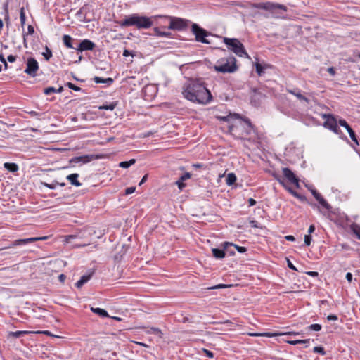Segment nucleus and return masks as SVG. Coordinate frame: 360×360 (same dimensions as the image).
<instances>
[{
  "instance_id": "obj_1",
  "label": "nucleus",
  "mask_w": 360,
  "mask_h": 360,
  "mask_svg": "<svg viewBox=\"0 0 360 360\" xmlns=\"http://www.w3.org/2000/svg\"><path fill=\"white\" fill-rule=\"evenodd\" d=\"M182 94L187 100L200 104H207L213 100L210 91L202 77H186Z\"/></svg>"
},
{
  "instance_id": "obj_2",
  "label": "nucleus",
  "mask_w": 360,
  "mask_h": 360,
  "mask_svg": "<svg viewBox=\"0 0 360 360\" xmlns=\"http://www.w3.org/2000/svg\"><path fill=\"white\" fill-rule=\"evenodd\" d=\"M122 27H135L137 30L148 29L153 25L152 18L139 13L126 15L123 20H115Z\"/></svg>"
},
{
  "instance_id": "obj_3",
  "label": "nucleus",
  "mask_w": 360,
  "mask_h": 360,
  "mask_svg": "<svg viewBox=\"0 0 360 360\" xmlns=\"http://www.w3.org/2000/svg\"><path fill=\"white\" fill-rule=\"evenodd\" d=\"M324 117L326 119L323 123L324 127L332 131L333 133L338 134H342V131L340 129V127H342L346 129L349 135H356L355 131L349 125V124L339 115L326 114L324 115Z\"/></svg>"
},
{
  "instance_id": "obj_4",
  "label": "nucleus",
  "mask_w": 360,
  "mask_h": 360,
  "mask_svg": "<svg viewBox=\"0 0 360 360\" xmlns=\"http://www.w3.org/2000/svg\"><path fill=\"white\" fill-rule=\"evenodd\" d=\"M219 119L224 122H228V132H231L233 127H234L233 124L230 123V120H238L240 124L244 127L245 132L248 134H254L255 135L257 134V129L251 122L250 120L246 117H243L240 115L238 113H230L227 116L220 117Z\"/></svg>"
},
{
  "instance_id": "obj_5",
  "label": "nucleus",
  "mask_w": 360,
  "mask_h": 360,
  "mask_svg": "<svg viewBox=\"0 0 360 360\" xmlns=\"http://www.w3.org/2000/svg\"><path fill=\"white\" fill-rule=\"evenodd\" d=\"M250 7L258 9H263L267 11L271 12L273 14L280 15L282 14L279 11L286 12L288 8L283 5L278 3H273L270 1L262 2V3H251Z\"/></svg>"
},
{
  "instance_id": "obj_6",
  "label": "nucleus",
  "mask_w": 360,
  "mask_h": 360,
  "mask_svg": "<svg viewBox=\"0 0 360 360\" xmlns=\"http://www.w3.org/2000/svg\"><path fill=\"white\" fill-rule=\"evenodd\" d=\"M223 41L229 50L232 51L238 56L245 55L248 57L245 46L238 39L224 37Z\"/></svg>"
},
{
  "instance_id": "obj_7",
  "label": "nucleus",
  "mask_w": 360,
  "mask_h": 360,
  "mask_svg": "<svg viewBox=\"0 0 360 360\" xmlns=\"http://www.w3.org/2000/svg\"><path fill=\"white\" fill-rule=\"evenodd\" d=\"M108 158V155L104 153L88 154L72 158L69 162L70 164H87L93 160Z\"/></svg>"
},
{
  "instance_id": "obj_8",
  "label": "nucleus",
  "mask_w": 360,
  "mask_h": 360,
  "mask_svg": "<svg viewBox=\"0 0 360 360\" xmlns=\"http://www.w3.org/2000/svg\"><path fill=\"white\" fill-rule=\"evenodd\" d=\"M214 70L218 72L232 73L237 70L236 59L234 56H230L226 59L224 63L214 65Z\"/></svg>"
},
{
  "instance_id": "obj_9",
  "label": "nucleus",
  "mask_w": 360,
  "mask_h": 360,
  "mask_svg": "<svg viewBox=\"0 0 360 360\" xmlns=\"http://www.w3.org/2000/svg\"><path fill=\"white\" fill-rule=\"evenodd\" d=\"M168 18L169 19L168 29L172 30H186L188 27L189 24L193 23L189 20L178 17L169 16Z\"/></svg>"
},
{
  "instance_id": "obj_10",
  "label": "nucleus",
  "mask_w": 360,
  "mask_h": 360,
  "mask_svg": "<svg viewBox=\"0 0 360 360\" xmlns=\"http://www.w3.org/2000/svg\"><path fill=\"white\" fill-rule=\"evenodd\" d=\"M191 32L195 35L196 41L209 44L210 41L206 39L210 35V32L200 27L198 24L193 22L191 25Z\"/></svg>"
},
{
  "instance_id": "obj_11",
  "label": "nucleus",
  "mask_w": 360,
  "mask_h": 360,
  "mask_svg": "<svg viewBox=\"0 0 360 360\" xmlns=\"http://www.w3.org/2000/svg\"><path fill=\"white\" fill-rule=\"evenodd\" d=\"M39 68L37 60L33 57H29L26 60V68L24 72L32 77L37 75V71Z\"/></svg>"
},
{
  "instance_id": "obj_12",
  "label": "nucleus",
  "mask_w": 360,
  "mask_h": 360,
  "mask_svg": "<svg viewBox=\"0 0 360 360\" xmlns=\"http://www.w3.org/2000/svg\"><path fill=\"white\" fill-rule=\"evenodd\" d=\"M250 103L255 107H258L261 104L262 98H265V95L259 90V89L251 88Z\"/></svg>"
},
{
  "instance_id": "obj_13",
  "label": "nucleus",
  "mask_w": 360,
  "mask_h": 360,
  "mask_svg": "<svg viewBox=\"0 0 360 360\" xmlns=\"http://www.w3.org/2000/svg\"><path fill=\"white\" fill-rule=\"evenodd\" d=\"M48 238V236H42V237H32L28 238H23V239H18L12 242L11 246H9V248L17 247V246H22L25 245L28 243H34L36 241L39 240H45Z\"/></svg>"
},
{
  "instance_id": "obj_14",
  "label": "nucleus",
  "mask_w": 360,
  "mask_h": 360,
  "mask_svg": "<svg viewBox=\"0 0 360 360\" xmlns=\"http://www.w3.org/2000/svg\"><path fill=\"white\" fill-rule=\"evenodd\" d=\"M96 45L94 42L90 39L82 40L75 47V50L78 52H83L85 51H93L96 48Z\"/></svg>"
},
{
  "instance_id": "obj_15",
  "label": "nucleus",
  "mask_w": 360,
  "mask_h": 360,
  "mask_svg": "<svg viewBox=\"0 0 360 360\" xmlns=\"http://www.w3.org/2000/svg\"><path fill=\"white\" fill-rule=\"evenodd\" d=\"M283 176L292 184H295L297 188L300 187L299 179L296 175L288 167L283 168Z\"/></svg>"
},
{
  "instance_id": "obj_16",
  "label": "nucleus",
  "mask_w": 360,
  "mask_h": 360,
  "mask_svg": "<svg viewBox=\"0 0 360 360\" xmlns=\"http://www.w3.org/2000/svg\"><path fill=\"white\" fill-rule=\"evenodd\" d=\"M158 91V89L154 85H146L143 89V94L145 100H149L153 98Z\"/></svg>"
},
{
  "instance_id": "obj_17",
  "label": "nucleus",
  "mask_w": 360,
  "mask_h": 360,
  "mask_svg": "<svg viewBox=\"0 0 360 360\" xmlns=\"http://www.w3.org/2000/svg\"><path fill=\"white\" fill-rule=\"evenodd\" d=\"M94 271H90L89 274L83 275L80 279L75 283L77 288H82L86 283H87L92 277Z\"/></svg>"
},
{
  "instance_id": "obj_18",
  "label": "nucleus",
  "mask_w": 360,
  "mask_h": 360,
  "mask_svg": "<svg viewBox=\"0 0 360 360\" xmlns=\"http://www.w3.org/2000/svg\"><path fill=\"white\" fill-rule=\"evenodd\" d=\"M191 176V173L186 172L184 174L181 175L179 179L176 181V184L178 186V188L180 190H182L185 187V184L184 181L190 179Z\"/></svg>"
},
{
  "instance_id": "obj_19",
  "label": "nucleus",
  "mask_w": 360,
  "mask_h": 360,
  "mask_svg": "<svg viewBox=\"0 0 360 360\" xmlns=\"http://www.w3.org/2000/svg\"><path fill=\"white\" fill-rule=\"evenodd\" d=\"M289 92L291 94L295 96L300 101H304L308 105L309 104L310 100L308 98H307L305 96L302 95L301 94L300 90H299L298 89L290 90Z\"/></svg>"
},
{
  "instance_id": "obj_20",
  "label": "nucleus",
  "mask_w": 360,
  "mask_h": 360,
  "mask_svg": "<svg viewBox=\"0 0 360 360\" xmlns=\"http://www.w3.org/2000/svg\"><path fill=\"white\" fill-rule=\"evenodd\" d=\"M74 41L75 39L68 34H64L63 36V42L67 48L75 49L76 46L73 45Z\"/></svg>"
},
{
  "instance_id": "obj_21",
  "label": "nucleus",
  "mask_w": 360,
  "mask_h": 360,
  "mask_svg": "<svg viewBox=\"0 0 360 360\" xmlns=\"http://www.w3.org/2000/svg\"><path fill=\"white\" fill-rule=\"evenodd\" d=\"M255 71L259 76H262L264 73V70L269 68H271V65L269 64L262 65L259 63H255Z\"/></svg>"
},
{
  "instance_id": "obj_22",
  "label": "nucleus",
  "mask_w": 360,
  "mask_h": 360,
  "mask_svg": "<svg viewBox=\"0 0 360 360\" xmlns=\"http://www.w3.org/2000/svg\"><path fill=\"white\" fill-rule=\"evenodd\" d=\"M79 174L73 173L67 176L66 179L70 182V184L77 187L80 186L82 184L78 181Z\"/></svg>"
},
{
  "instance_id": "obj_23",
  "label": "nucleus",
  "mask_w": 360,
  "mask_h": 360,
  "mask_svg": "<svg viewBox=\"0 0 360 360\" xmlns=\"http://www.w3.org/2000/svg\"><path fill=\"white\" fill-rule=\"evenodd\" d=\"M212 255L216 259H223L226 256V252H224V248H212Z\"/></svg>"
},
{
  "instance_id": "obj_24",
  "label": "nucleus",
  "mask_w": 360,
  "mask_h": 360,
  "mask_svg": "<svg viewBox=\"0 0 360 360\" xmlns=\"http://www.w3.org/2000/svg\"><path fill=\"white\" fill-rule=\"evenodd\" d=\"M93 79L96 84L103 83L106 84L107 86H110L114 82V79L111 77L103 78L96 76Z\"/></svg>"
},
{
  "instance_id": "obj_25",
  "label": "nucleus",
  "mask_w": 360,
  "mask_h": 360,
  "mask_svg": "<svg viewBox=\"0 0 360 360\" xmlns=\"http://www.w3.org/2000/svg\"><path fill=\"white\" fill-rule=\"evenodd\" d=\"M233 243L230 242H224L222 243V247L224 248V252L226 254H228L229 256H233L235 255V251L233 249H231V247H233Z\"/></svg>"
},
{
  "instance_id": "obj_26",
  "label": "nucleus",
  "mask_w": 360,
  "mask_h": 360,
  "mask_svg": "<svg viewBox=\"0 0 360 360\" xmlns=\"http://www.w3.org/2000/svg\"><path fill=\"white\" fill-rule=\"evenodd\" d=\"M63 91V87L62 86H59V88L56 89L53 86H49L44 89V94L46 95H50L53 93H62Z\"/></svg>"
},
{
  "instance_id": "obj_27",
  "label": "nucleus",
  "mask_w": 360,
  "mask_h": 360,
  "mask_svg": "<svg viewBox=\"0 0 360 360\" xmlns=\"http://www.w3.org/2000/svg\"><path fill=\"white\" fill-rule=\"evenodd\" d=\"M117 101H114L111 103L105 102L102 105L98 107L99 110H113L116 106L117 105Z\"/></svg>"
},
{
  "instance_id": "obj_28",
  "label": "nucleus",
  "mask_w": 360,
  "mask_h": 360,
  "mask_svg": "<svg viewBox=\"0 0 360 360\" xmlns=\"http://www.w3.org/2000/svg\"><path fill=\"white\" fill-rule=\"evenodd\" d=\"M315 199L319 202V204L326 210H330V205L323 198L321 194L316 196Z\"/></svg>"
},
{
  "instance_id": "obj_29",
  "label": "nucleus",
  "mask_w": 360,
  "mask_h": 360,
  "mask_svg": "<svg viewBox=\"0 0 360 360\" xmlns=\"http://www.w3.org/2000/svg\"><path fill=\"white\" fill-rule=\"evenodd\" d=\"M315 199L319 202V204L326 210H330V205L323 198L321 194L316 196Z\"/></svg>"
},
{
  "instance_id": "obj_30",
  "label": "nucleus",
  "mask_w": 360,
  "mask_h": 360,
  "mask_svg": "<svg viewBox=\"0 0 360 360\" xmlns=\"http://www.w3.org/2000/svg\"><path fill=\"white\" fill-rule=\"evenodd\" d=\"M4 167L11 172H15L19 169L18 165L14 162H5L4 164Z\"/></svg>"
},
{
  "instance_id": "obj_31",
  "label": "nucleus",
  "mask_w": 360,
  "mask_h": 360,
  "mask_svg": "<svg viewBox=\"0 0 360 360\" xmlns=\"http://www.w3.org/2000/svg\"><path fill=\"white\" fill-rule=\"evenodd\" d=\"M91 310L94 313H95V314H98V316H100L101 317L105 318V317H108L109 316L107 311L103 309L98 308V307H96V308L91 307Z\"/></svg>"
},
{
  "instance_id": "obj_32",
  "label": "nucleus",
  "mask_w": 360,
  "mask_h": 360,
  "mask_svg": "<svg viewBox=\"0 0 360 360\" xmlns=\"http://www.w3.org/2000/svg\"><path fill=\"white\" fill-rule=\"evenodd\" d=\"M236 176L233 173H229L226 179V183L229 186H232L236 181Z\"/></svg>"
},
{
  "instance_id": "obj_33",
  "label": "nucleus",
  "mask_w": 360,
  "mask_h": 360,
  "mask_svg": "<svg viewBox=\"0 0 360 360\" xmlns=\"http://www.w3.org/2000/svg\"><path fill=\"white\" fill-rule=\"evenodd\" d=\"M34 33V28L32 25H29L27 27V33L22 32V37L24 40V46L27 47L26 36L28 34L32 35Z\"/></svg>"
},
{
  "instance_id": "obj_34",
  "label": "nucleus",
  "mask_w": 360,
  "mask_h": 360,
  "mask_svg": "<svg viewBox=\"0 0 360 360\" xmlns=\"http://www.w3.org/2000/svg\"><path fill=\"white\" fill-rule=\"evenodd\" d=\"M135 162V159H131L129 161H122L119 163V167L127 169L129 168L130 166L133 165Z\"/></svg>"
},
{
  "instance_id": "obj_35",
  "label": "nucleus",
  "mask_w": 360,
  "mask_h": 360,
  "mask_svg": "<svg viewBox=\"0 0 360 360\" xmlns=\"http://www.w3.org/2000/svg\"><path fill=\"white\" fill-rule=\"evenodd\" d=\"M288 342L289 344H290V345H297V344H306L305 347H307L309 344V342H310V340L309 339L296 340L288 341Z\"/></svg>"
},
{
  "instance_id": "obj_36",
  "label": "nucleus",
  "mask_w": 360,
  "mask_h": 360,
  "mask_svg": "<svg viewBox=\"0 0 360 360\" xmlns=\"http://www.w3.org/2000/svg\"><path fill=\"white\" fill-rule=\"evenodd\" d=\"M20 20L21 26H22V29L24 30V25H25V21H26V15H25V12L24 7H22L20 8Z\"/></svg>"
},
{
  "instance_id": "obj_37",
  "label": "nucleus",
  "mask_w": 360,
  "mask_h": 360,
  "mask_svg": "<svg viewBox=\"0 0 360 360\" xmlns=\"http://www.w3.org/2000/svg\"><path fill=\"white\" fill-rule=\"evenodd\" d=\"M8 2L6 1L4 4V10L5 11V18H4V20L6 21V23L7 25V26L9 24V20H10V18H9V13H8Z\"/></svg>"
},
{
  "instance_id": "obj_38",
  "label": "nucleus",
  "mask_w": 360,
  "mask_h": 360,
  "mask_svg": "<svg viewBox=\"0 0 360 360\" xmlns=\"http://www.w3.org/2000/svg\"><path fill=\"white\" fill-rule=\"evenodd\" d=\"M42 55L46 60H49L52 57V51L47 46H46L45 52H43Z\"/></svg>"
},
{
  "instance_id": "obj_39",
  "label": "nucleus",
  "mask_w": 360,
  "mask_h": 360,
  "mask_svg": "<svg viewBox=\"0 0 360 360\" xmlns=\"http://www.w3.org/2000/svg\"><path fill=\"white\" fill-rule=\"evenodd\" d=\"M278 181H279V183L282 185H283L285 186V188H286V190L290 193H291L294 197H299V193H297L296 191H295L293 189H292L290 187H287L284 185V183H283V181L281 180L280 179H278Z\"/></svg>"
},
{
  "instance_id": "obj_40",
  "label": "nucleus",
  "mask_w": 360,
  "mask_h": 360,
  "mask_svg": "<svg viewBox=\"0 0 360 360\" xmlns=\"http://www.w3.org/2000/svg\"><path fill=\"white\" fill-rule=\"evenodd\" d=\"M65 86H68L69 89H70L72 90H74L75 91H82V89L79 86H77V85H75L73 83L70 82H66L65 84Z\"/></svg>"
},
{
  "instance_id": "obj_41",
  "label": "nucleus",
  "mask_w": 360,
  "mask_h": 360,
  "mask_svg": "<svg viewBox=\"0 0 360 360\" xmlns=\"http://www.w3.org/2000/svg\"><path fill=\"white\" fill-rule=\"evenodd\" d=\"M147 333L158 335L159 337H162V333L160 329H159L158 328H154V327L150 328V330H148Z\"/></svg>"
},
{
  "instance_id": "obj_42",
  "label": "nucleus",
  "mask_w": 360,
  "mask_h": 360,
  "mask_svg": "<svg viewBox=\"0 0 360 360\" xmlns=\"http://www.w3.org/2000/svg\"><path fill=\"white\" fill-rule=\"evenodd\" d=\"M26 333H27V331L18 330V331H15V332H11L9 333V336H12V337L15 338H19L23 334H26Z\"/></svg>"
},
{
  "instance_id": "obj_43",
  "label": "nucleus",
  "mask_w": 360,
  "mask_h": 360,
  "mask_svg": "<svg viewBox=\"0 0 360 360\" xmlns=\"http://www.w3.org/2000/svg\"><path fill=\"white\" fill-rule=\"evenodd\" d=\"M12 243V242L11 243ZM11 244H10L8 247L4 248V250H8V251H5L3 253H1V255H11V254H17L18 252L13 250L15 247L9 248V246H11ZM3 250V249H0V251Z\"/></svg>"
},
{
  "instance_id": "obj_44",
  "label": "nucleus",
  "mask_w": 360,
  "mask_h": 360,
  "mask_svg": "<svg viewBox=\"0 0 360 360\" xmlns=\"http://www.w3.org/2000/svg\"><path fill=\"white\" fill-rule=\"evenodd\" d=\"M313 351L315 353L321 354L322 356H324V355L326 354V352L324 348L323 347H321V346L314 347V349H313Z\"/></svg>"
},
{
  "instance_id": "obj_45",
  "label": "nucleus",
  "mask_w": 360,
  "mask_h": 360,
  "mask_svg": "<svg viewBox=\"0 0 360 360\" xmlns=\"http://www.w3.org/2000/svg\"><path fill=\"white\" fill-rule=\"evenodd\" d=\"M77 238H79L78 235H75V234L68 235V236H65V241L67 243H70L72 242L73 240H75V239H76Z\"/></svg>"
},
{
  "instance_id": "obj_46",
  "label": "nucleus",
  "mask_w": 360,
  "mask_h": 360,
  "mask_svg": "<svg viewBox=\"0 0 360 360\" xmlns=\"http://www.w3.org/2000/svg\"><path fill=\"white\" fill-rule=\"evenodd\" d=\"M41 184L45 187L49 188V189H55L56 188V186L58 184V182L56 181H54L52 184L41 182Z\"/></svg>"
},
{
  "instance_id": "obj_47",
  "label": "nucleus",
  "mask_w": 360,
  "mask_h": 360,
  "mask_svg": "<svg viewBox=\"0 0 360 360\" xmlns=\"http://www.w3.org/2000/svg\"><path fill=\"white\" fill-rule=\"evenodd\" d=\"M308 328L311 330L319 331L321 330L322 327L320 324L314 323V324L310 325Z\"/></svg>"
},
{
  "instance_id": "obj_48",
  "label": "nucleus",
  "mask_w": 360,
  "mask_h": 360,
  "mask_svg": "<svg viewBox=\"0 0 360 360\" xmlns=\"http://www.w3.org/2000/svg\"><path fill=\"white\" fill-rule=\"evenodd\" d=\"M233 247L237 250V251L240 253H244L247 251V248L243 246H239L238 245L233 244Z\"/></svg>"
},
{
  "instance_id": "obj_49",
  "label": "nucleus",
  "mask_w": 360,
  "mask_h": 360,
  "mask_svg": "<svg viewBox=\"0 0 360 360\" xmlns=\"http://www.w3.org/2000/svg\"><path fill=\"white\" fill-rule=\"evenodd\" d=\"M311 236L309 234L305 235L304 236V244L307 246H309L311 245Z\"/></svg>"
},
{
  "instance_id": "obj_50",
  "label": "nucleus",
  "mask_w": 360,
  "mask_h": 360,
  "mask_svg": "<svg viewBox=\"0 0 360 360\" xmlns=\"http://www.w3.org/2000/svg\"><path fill=\"white\" fill-rule=\"evenodd\" d=\"M202 351L203 352L205 353V356L208 358H213L214 357V354L212 352L208 350V349H202Z\"/></svg>"
},
{
  "instance_id": "obj_51",
  "label": "nucleus",
  "mask_w": 360,
  "mask_h": 360,
  "mask_svg": "<svg viewBox=\"0 0 360 360\" xmlns=\"http://www.w3.org/2000/svg\"><path fill=\"white\" fill-rule=\"evenodd\" d=\"M123 56L128 57L129 56H134V53L132 51L124 49L122 53Z\"/></svg>"
},
{
  "instance_id": "obj_52",
  "label": "nucleus",
  "mask_w": 360,
  "mask_h": 360,
  "mask_svg": "<svg viewBox=\"0 0 360 360\" xmlns=\"http://www.w3.org/2000/svg\"><path fill=\"white\" fill-rule=\"evenodd\" d=\"M135 190H136V188L134 186L128 187L125 189V194L126 195L131 194L135 191Z\"/></svg>"
},
{
  "instance_id": "obj_53",
  "label": "nucleus",
  "mask_w": 360,
  "mask_h": 360,
  "mask_svg": "<svg viewBox=\"0 0 360 360\" xmlns=\"http://www.w3.org/2000/svg\"><path fill=\"white\" fill-rule=\"evenodd\" d=\"M114 139V137L113 136H110L109 137L108 139H106L105 141H96L95 143L96 144H101V145H103L105 143H108V142H110L111 141H112Z\"/></svg>"
},
{
  "instance_id": "obj_54",
  "label": "nucleus",
  "mask_w": 360,
  "mask_h": 360,
  "mask_svg": "<svg viewBox=\"0 0 360 360\" xmlns=\"http://www.w3.org/2000/svg\"><path fill=\"white\" fill-rule=\"evenodd\" d=\"M250 224L252 227L254 228H262V226L259 225V224L256 220H251L250 221Z\"/></svg>"
},
{
  "instance_id": "obj_55",
  "label": "nucleus",
  "mask_w": 360,
  "mask_h": 360,
  "mask_svg": "<svg viewBox=\"0 0 360 360\" xmlns=\"http://www.w3.org/2000/svg\"><path fill=\"white\" fill-rule=\"evenodd\" d=\"M179 321H181L182 323H193L194 321L189 317L187 316H183L181 320H179Z\"/></svg>"
},
{
  "instance_id": "obj_56",
  "label": "nucleus",
  "mask_w": 360,
  "mask_h": 360,
  "mask_svg": "<svg viewBox=\"0 0 360 360\" xmlns=\"http://www.w3.org/2000/svg\"><path fill=\"white\" fill-rule=\"evenodd\" d=\"M16 58H17L16 56L11 54V55L8 56L7 60L10 63H14L16 60Z\"/></svg>"
},
{
  "instance_id": "obj_57",
  "label": "nucleus",
  "mask_w": 360,
  "mask_h": 360,
  "mask_svg": "<svg viewBox=\"0 0 360 360\" xmlns=\"http://www.w3.org/2000/svg\"><path fill=\"white\" fill-rule=\"evenodd\" d=\"M228 285L226 284H218L215 286H213L212 288H210V289H221V288H227Z\"/></svg>"
},
{
  "instance_id": "obj_58",
  "label": "nucleus",
  "mask_w": 360,
  "mask_h": 360,
  "mask_svg": "<svg viewBox=\"0 0 360 360\" xmlns=\"http://www.w3.org/2000/svg\"><path fill=\"white\" fill-rule=\"evenodd\" d=\"M352 278H353V276H352V274L350 273V272H347L346 274V276H345V278L347 279V281L349 283L352 282Z\"/></svg>"
},
{
  "instance_id": "obj_59",
  "label": "nucleus",
  "mask_w": 360,
  "mask_h": 360,
  "mask_svg": "<svg viewBox=\"0 0 360 360\" xmlns=\"http://www.w3.org/2000/svg\"><path fill=\"white\" fill-rule=\"evenodd\" d=\"M287 262H288V266L292 269V270H294V271H297V268L292 264V262L290 261V259H287Z\"/></svg>"
},
{
  "instance_id": "obj_60",
  "label": "nucleus",
  "mask_w": 360,
  "mask_h": 360,
  "mask_svg": "<svg viewBox=\"0 0 360 360\" xmlns=\"http://www.w3.org/2000/svg\"><path fill=\"white\" fill-rule=\"evenodd\" d=\"M327 319L328 321H336V320H338V316L335 314H329L327 316Z\"/></svg>"
},
{
  "instance_id": "obj_61",
  "label": "nucleus",
  "mask_w": 360,
  "mask_h": 360,
  "mask_svg": "<svg viewBox=\"0 0 360 360\" xmlns=\"http://www.w3.org/2000/svg\"><path fill=\"white\" fill-rule=\"evenodd\" d=\"M327 70L332 76H334L336 73L335 68L334 67H330Z\"/></svg>"
},
{
  "instance_id": "obj_62",
  "label": "nucleus",
  "mask_w": 360,
  "mask_h": 360,
  "mask_svg": "<svg viewBox=\"0 0 360 360\" xmlns=\"http://www.w3.org/2000/svg\"><path fill=\"white\" fill-rule=\"evenodd\" d=\"M187 65L188 64H183L179 66V70L182 74L185 73V70L188 68Z\"/></svg>"
},
{
  "instance_id": "obj_63",
  "label": "nucleus",
  "mask_w": 360,
  "mask_h": 360,
  "mask_svg": "<svg viewBox=\"0 0 360 360\" xmlns=\"http://www.w3.org/2000/svg\"><path fill=\"white\" fill-rule=\"evenodd\" d=\"M172 35V34L171 32H161L160 33V37H170Z\"/></svg>"
},
{
  "instance_id": "obj_64",
  "label": "nucleus",
  "mask_w": 360,
  "mask_h": 360,
  "mask_svg": "<svg viewBox=\"0 0 360 360\" xmlns=\"http://www.w3.org/2000/svg\"><path fill=\"white\" fill-rule=\"evenodd\" d=\"M354 232L355 235L356 236L357 238L360 240V227H359L356 229H354Z\"/></svg>"
}]
</instances>
